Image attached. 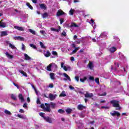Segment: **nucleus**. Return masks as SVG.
Returning <instances> with one entry per match:
<instances>
[{
    "label": "nucleus",
    "instance_id": "f257e3e1",
    "mask_svg": "<svg viewBox=\"0 0 129 129\" xmlns=\"http://www.w3.org/2000/svg\"><path fill=\"white\" fill-rule=\"evenodd\" d=\"M119 67L118 63L115 62L114 64L111 67V70L115 71V72H122V73H126L127 72L126 70L128 69V66H126V68L123 67Z\"/></svg>",
    "mask_w": 129,
    "mask_h": 129
},
{
    "label": "nucleus",
    "instance_id": "f03ea898",
    "mask_svg": "<svg viewBox=\"0 0 129 129\" xmlns=\"http://www.w3.org/2000/svg\"><path fill=\"white\" fill-rule=\"evenodd\" d=\"M110 103L112 105L113 107L116 108V110H119L121 109V107L119 105V101L114 99L111 100L110 101Z\"/></svg>",
    "mask_w": 129,
    "mask_h": 129
},
{
    "label": "nucleus",
    "instance_id": "7ed1b4c3",
    "mask_svg": "<svg viewBox=\"0 0 129 129\" xmlns=\"http://www.w3.org/2000/svg\"><path fill=\"white\" fill-rule=\"evenodd\" d=\"M118 54L119 55V59H120V60H122L124 62H125V61H126V57L124 56V55H123V54H122V53L118 52Z\"/></svg>",
    "mask_w": 129,
    "mask_h": 129
},
{
    "label": "nucleus",
    "instance_id": "20e7f679",
    "mask_svg": "<svg viewBox=\"0 0 129 129\" xmlns=\"http://www.w3.org/2000/svg\"><path fill=\"white\" fill-rule=\"evenodd\" d=\"M57 97V95H54L52 93H50L49 94L48 98L51 100V101H53V100H55Z\"/></svg>",
    "mask_w": 129,
    "mask_h": 129
},
{
    "label": "nucleus",
    "instance_id": "39448f33",
    "mask_svg": "<svg viewBox=\"0 0 129 129\" xmlns=\"http://www.w3.org/2000/svg\"><path fill=\"white\" fill-rule=\"evenodd\" d=\"M66 13L61 10H58L56 13V16H57V17H60V16H66Z\"/></svg>",
    "mask_w": 129,
    "mask_h": 129
},
{
    "label": "nucleus",
    "instance_id": "423d86ee",
    "mask_svg": "<svg viewBox=\"0 0 129 129\" xmlns=\"http://www.w3.org/2000/svg\"><path fill=\"white\" fill-rule=\"evenodd\" d=\"M45 105L46 106L44 108V110H45V111L50 112L51 111V108H50V106H49L48 103H45Z\"/></svg>",
    "mask_w": 129,
    "mask_h": 129
},
{
    "label": "nucleus",
    "instance_id": "0eeeda50",
    "mask_svg": "<svg viewBox=\"0 0 129 129\" xmlns=\"http://www.w3.org/2000/svg\"><path fill=\"white\" fill-rule=\"evenodd\" d=\"M6 44H7V45H9V47H10V48H11V49H13V50H15V49H17L16 46H15V45H14L13 44L11 43V42L10 41H6Z\"/></svg>",
    "mask_w": 129,
    "mask_h": 129
},
{
    "label": "nucleus",
    "instance_id": "6e6552de",
    "mask_svg": "<svg viewBox=\"0 0 129 129\" xmlns=\"http://www.w3.org/2000/svg\"><path fill=\"white\" fill-rule=\"evenodd\" d=\"M44 119L47 121V122H49V123H52L53 121L52 120V118L49 116H46L44 117Z\"/></svg>",
    "mask_w": 129,
    "mask_h": 129
},
{
    "label": "nucleus",
    "instance_id": "1a4fd4ad",
    "mask_svg": "<svg viewBox=\"0 0 129 129\" xmlns=\"http://www.w3.org/2000/svg\"><path fill=\"white\" fill-rule=\"evenodd\" d=\"M14 40H17L18 41H25V38L21 36H16L14 37Z\"/></svg>",
    "mask_w": 129,
    "mask_h": 129
},
{
    "label": "nucleus",
    "instance_id": "9d476101",
    "mask_svg": "<svg viewBox=\"0 0 129 129\" xmlns=\"http://www.w3.org/2000/svg\"><path fill=\"white\" fill-rule=\"evenodd\" d=\"M111 115L112 116H114L115 115H117V116H119L120 115V113L116 111H113V112L110 113Z\"/></svg>",
    "mask_w": 129,
    "mask_h": 129
},
{
    "label": "nucleus",
    "instance_id": "9b49d317",
    "mask_svg": "<svg viewBox=\"0 0 129 129\" xmlns=\"http://www.w3.org/2000/svg\"><path fill=\"white\" fill-rule=\"evenodd\" d=\"M0 27L1 28H6L7 27V22H4L3 20L0 21Z\"/></svg>",
    "mask_w": 129,
    "mask_h": 129
},
{
    "label": "nucleus",
    "instance_id": "f8f14e48",
    "mask_svg": "<svg viewBox=\"0 0 129 129\" xmlns=\"http://www.w3.org/2000/svg\"><path fill=\"white\" fill-rule=\"evenodd\" d=\"M51 64V68L54 70V71H56L58 69V66L56 63H52Z\"/></svg>",
    "mask_w": 129,
    "mask_h": 129
},
{
    "label": "nucleus",
    "instance_id": "ddd939ff",
    "mask_svg": "<svg viewBox=\"0 0 129 129\" xmlns=\"http://www.w3.org/2000/svg\"><path fill=\"white\" fill-rule=\"evenodd\" d=\"M10 96H11V98L13 99V100H14L15 101H17L18 100L15 94H10Z\"/></svg>",
    "mask_w": 129,
    "mask_h": 129
},
{
    "label": "nucleus",
    "instance_id": "4468645a",
    "mask_svg": "<svg viewBox=\"0 0 129 129\" xmlns=\"http://www.w3.org/2000/svg\"><path fill=\"white\" fill-rule=\"evenodd\" d=\"M48 104L49 106L50 107H51V108L54 109V108H55V107H56V104H55V103H54L53 102H51L48 103Z\"/></svg>",
    "mask_w": 129,
    "mask_h": 129
},
{
    "label": "nucleus",
    "instance_id": "2eb2a0df",
    "mask_svg": "<svg viewBox=\"0 0 129 129\" xmlns=\"http://www.w3.org/2000/svg\"><path fill=\"white\" fill-rule=\"evenodd\" d=\"M116 50H117V49L116 48V47L114 46L110 47L109 49V52H110V53H114V52H115Z\"/></svg>",
    "mask_w": 129,
    "mask_h": 129
},
{
    "label": "nucleus",
    "instance_id": "dca6fc26",
    "mask_svg": "<svg viewBox=\"0 0 129 129\" xmlns=\"http://www.w3.org/2000/svg\"><path fill=\"white\" fill-rule=\"evenodd\" d=\"M77 108L79 109V110H83V109H85L86 107L82 104H80L78 105Z\"/></svg>",
    "mask_w": 129,
    "mask_h": 129
},
{
    "label": "nucleus",
    "instance_id": "f3484780",
    "mask_svg": "<svg viewBox=\"0 0 129 129\" xmlns=\"http://www.w3.org/2000/svg\"><path fill=\"white\" fill-rule=\"evenodd\" d=\"M85 97L91 98V97H93V94L86 93L85 95Z\"/></svg>",
    "mask_w": 129,
    "mask_h": 129
},
{
    "label": "nucleus",
    "instance_id": "a211bd4d",
    "mask_svg": "<svg viewBox=\"0 0 129 129\" xmlns=\"http://www.w3.org/2000/svg\"><path fill=\"white\" fill-rule=\"evenodd\" d=\"M9 32L7 31H2L1 33V37H5V36H8Z\"/></svg>",
    "mask_w": 129,
    "mask_h": 129
},
{
    "label": "nucleus",
    "instance_id": "6ab92c4d",
    "mask_svg": "<svg viewBox=\"0 0 129 129\" xmlns=\"http://www.w3.org/2000/svg\"><path fill=\"white\" fill-rule=\"evenodd\" d=\"M19 99L21 100V102H25V99L22 94H20L18 96Z\"/></svg>",
    "mask_w": 129,
    "mask_h": 129
},
{
    "label": "nucleus",
    "instance_id": "aec40b11",
    "mask_svg": "<svg viewBox=\"0 0 129 129\" xmlns=\"http://www.w3.org/2000/svg\"><path fill=\"white\" fill-rule=\"evenodd\" d=\"M5 55L7 56V58H8V59H13V58H14V55H11L8 52H6L5 53Z\"/></svg>",
    "mask_w": 129,
    "mask_h": 129
},
{
    "label": "nucleus",
    "instance_id": "412c9836",
    "mask_svg": "<svg viewBox=\"0 0 129 129\" xmlns=\"http://www.w3.org/2000/svg\"><path fill=\"white\" fill-rule=\"evenodd\" d=\"M51 31H52L53 32H57V33L59 32V31H60V30H61V27L60 26L58 27V29H55L53 27H51L50 28Z\"/></svg>",
    "mask_w": 129,
    "mask_h": 129
},
{
    "label": "nucleus",
    "instance_id": "4be33fe9",
    "mask_svg": "<svg viewBox=\"0 0 129 129\" xmlns=\"http://www.w3.org/2000/svg\"><path fill=\"white\" fill-rule=\"evenodd\" d=\"M15 29H16V30H18V31H21L22 32H23L24 31V27H19V26H14Z\"/></svg>",
    "mask_w": 129,
    "mask_h": 129
},
{
    "label": "nucleus",
    "instance_id": "5701e85b",
    "mask_svg": "<svg viewBox=\"0 0 129 129\" xmlns=\"http://www.w3.org/2000/svg\"><path fill=\"white\" fill-rule=\"evenodd\" d=\"M90 22L92 24V27H93L94 30H95L96 28V25H95V22H94V21L93 20V19H91Z\"/></svg>",
    "mask_w": 129,
    "mask_h": 129
},
{
    "label": "nucleus",
    "instance_id": "b1692460",
    "mask_svg": "<svg viewBox=\"0 0 129 129\" xmlns=\"http://www.w3.org/2000/svg\"><path fill=\"white\" fill-rule=\"evenodd\" d=\"M107 36V33L103 32V33H101V35L99 36V38H106Z\"/></svg>",
    "mask_w": 129,
    "mask_h": 129
},
{
    "label": "nucleus",
    "instance_id": "393cba45",
    "mask_svg": "<svg viewBox=\"0 0 129 129\" xmlns=\"http://www.w3.org/2000/svg\"><path fill=\"white\" fill-rule=\"evenodd\" d=\"M19 71L20 73L23 75V76H24L25 77H28V75L26 72H24L23 70H19Z\"/></svg>",
    "mask_w": 129,
    "mask_h": 129
},
{
    "label": "nucleus",
    "instance_id": "a878e982",
    "mask_svg": "<svg viewBox=\"0 0 129 129\" xmlns=\"http://www.w3.org/2000/svg\"><path fill=\"white\" fill-rule=\"evenodd\" d=\"M73 27H75V28H78V27H79L78 25H77V24H76V23H74V22H72L71 25H70V28H72Z\"/></svg>",
    "mask_w": 129,
    "mask_h": 129
},
{
    "label": "nucleus",
    "instance_id": "bb28decb",
    "mask_svg": "<svg viewBox=\"0 0 129 129\" xmlns=\"http://www.w3.org/2000/svg\"><path fill=\"white\" fill-rule=\"evenodd\" d=\"M44 55L45 57H50V56L51 55V53L50 52V51H49V50H47L46 53H44Z\"/></svg>",
    "mask_w": 129,
    "mask_h": 129
},
{
    "label": "nucleus",
    "instance_id": "cd10ccee",
    "mask_svg": "<svg viewBox=\"0 0 129 129\" xmlns=\"http://www.w3.org/2000/svg\"><path fill=\"white\" fill-rule=\"evenodd\" d=\"M64 62H62L60 64L61 68H63L64 71H67V67L64 66Z\"/></svg>",
    "mask_w": 129,
    "mask_h": 129
},
{
    "label": "nucleus",
    "instance_id": "c85d7f7f",
    "mask_svg": "<svg viewBox=\"0 0 129 129\" xmlns=\"http://www.w3.org/2000/svg\"><path fill=\"white\" fill-rule=\"evenodd\" d=\"M49 75H50V77L51 79L52 80H54V79H55V74L54 73H50L49 74Z\"/></svg>",
    "mask_w": 129,
    "mask_h": 129
},
{
    "label": "nucleus",
    "instance_id": "c756f323",
    "mask_svg": "<svg viewBox=\"0 0 129 129\" xmlns=\"http://www.w3.org/2000/svg\"><path fill=\"white\" fill-rule=\"evenodd\" d=\"M64 77H66L68 80H69L70 81H71V79H70V77L67 75L66 73L63 74Z\"/></svg>",
    "mask_w": 129,
    "mask_h": 129
},
{
    "label": "nucleus",
    "instance_id": "7c9ffc66",
    "mask_svg": "<svg viewBox=\"0 0 129 129\" xmlns=\"http://www.w3.org/2000/svg\"><path fill=\"white\" fill-rule=\"evenodd\" d=\"M88 67L91 70H92V69L93 68V64L91 62V61L89 62Z\"/></svg>",
    "mask_w": 129,
    "mask_h": 129
},
{
    "label": "nucleus",
    "instance_id": "2f4dec72",
    "mask_svg": "<svg viewBox=\"0 0 129 129\" xmlns=\"http://www.w3.org/2000/svg\"><path fill=\"white\" fill-rule=\"evenodd\" d=\"M66 96V94H65V91H62L61 92V93L60 94L59 97H65Z\"/></svg>",
    "mask_w": 129,
    "mask_h": 129
},
{
    "label": "nucleus",
    "instance_id": "473e14b6",
    "mask_svg": "<svg viewBox=\"0 0 129 129\" xmlns=\"http://www.w3.org/2000/svg\"><path fill=\"white\" fill-rule=\"evenodd\" d=\"M24 57H25V60H31V57L26 53L24 54Z\"/></svg>",
    "mask_w": 129,
    "mask_h": 129
},
{
    "label": "nucleus",
    "instance_id": "72a5a7b5",
    "mask_svg": "<svg viewBox=\"0 0 129 129\" xmlns=\"http://www.w3.org/2000/svg\"><path fill=\"white\" fill-rule=\"evenodd\" d=\"M121 92L122 93V94H126V95H128L127 92H125V91L123 90V88H121Z\"/></svg>",
    "mask_w": 129,
    "mask_h": 129
},
{
    "label": "nucleus",
    "instance_id": "f704fd0d",
    "mask_svg": "<svg viewBox=\"0 0 129 129\" xmlns=\"http://www.w3.org/2000/svg\"><path fill=\"white\" fill-rule=\"evenodd\" d=\"M40 7L42 10H46V6H45V4H40Z\"/></svg>",
    "mask_w": 129,
    "mask_h": 129
},
{
    "label": "nucleus",
    "instance_id": "c9c22d12",
    "mask_svg": "<svg viewBox=\"0 0 129 129\" xmlns=\"http://www.w3.org/2000/svg\"><path fill=\"white\" fill-rule=\"evenodd\" d=\"M73 110L71 108H68L66 110V112L68 113V114L71 113Z\"/></svg>",
    "mask_w": 129,
    "mask_h": 129
},
{
    "label": "nucleus",
    "instance_id": "e433bc0d",
    "mask_svg": "<svg viewBox=\"0 0 129 129\" xmlns=\"http://www.w3.org/2000/svg\"><path fill=\"white\" fill-rule=\"evenodd\" d=\"M31 86H32V88L34 89L35 93L38 94V91H37V89H36V87H35V86H34V85H33V84H31Z\"/></svg>",
    "mask_w": 129,
    "mask_h": 129
},
{
    "label": "nucleus",
    "instance_id": "4c0bfd02",
    "mask_svg": "<svg viewBox=\"0 0 129 129\" xmlns=\"http://www.w3.org/2000/svg\"><path fill=\"white\" fill-rule=\"evenodd\" d=\"M17 116L19 117L20 118H23V119H26V116L25 115H23L21 114H18Z\"/></svg>",
    "mask_w": 129,
    "mask_h": 129
},
{
    "label": "nucleus",
    "instance_id": "58836bf2",
    "mask_svg": "<svg viewBox=\"0 0 129 129\" xmlns=\"http://www.w3.org/2000/svg\"><path fill=\"white\" fill-rule=\"evenodd\" d=\"M39 44L42 49H46V46H45V45H44V43H43V42H40Z\"/></svg>",
    "mask_w": 129,
    "mask_h": 129
},
{
    "label": "nucleus",
    "instance_id": "ea45409f",
    "mask_svg": "<svg viewBox=\"0 0 129 129\" xmlns=\"http://www.w3.org/2000/svg\"><path fill=\"white\" fill-rule=\"evenodd\" d=\"M5 113H6V114H8V115H12V113H11V111L8 110H5L4 111Z\"/></svg>",
    "mask_w": 129,
    "mask_h": 129
},
{
    "label": "nucleus",
    "instance_id": "a19ab883",
    "mask_svg": "<svg viewBox=\"0 0 129 129\" xmlns=\"http://www.w3.org/2000/svg\"><path fill=\"white\" fill-rule=\"evenodd\" d=\"M51 68H52V66H51V64L50 63V64H49V66L47 67V70L48 71H52V70L51 69Z\"/></svg>",
    "mask_w": 129,
    "mask_h": 129
},
{
    "label": "nucleus",
    "instance_id": "79ce46f5",
    "mask_svg": "<svg viewBox=\"0 0 129 129\" xmlns=\"http://www.w3.org/2000/svg\"><path fill=\"white\" fill-rule=\"evenodd\" d=\"M29 46L31 47V48H33V49H34L35 50H37V46H36V45H35L34 44H29Z\"/></svg>",
    "mask_w": 129,
    "mask_h": 129
},
{
    "label": "nucleus",
    "instance_id": "37998d69",
    "mask_svg": "<svg viewBox=\"0 0 129 129\" xmlns=\"http://www.w3.org/2000/svg\"><path fill=\"white\" fill-rule=\"evenodd\" d=\"M42 18H43L44 19H46V18H48V13H45L43 14H42Z\"/></svg>",
    "mask_w": 129,
    "mask_h": 129
},
{
    "label": "nucleus",
    "instance_id": "c03bdc74",
    "mask_svg": "<svg viewBox=\"0 0 129 129\" xmlns=\"http://www.w3.org/2000/svg\"><path fill=\"white\" fill-rule=\"evenodd\" d=\"M26 6H27V7H28L30 10H33V7L31 5V4H30V3H27L26 4Z\"/></svg>",
    "mask_w": 129,
    "mask_h": 129
},
{
    "label": "nucleus",
    "instance_id": "a18cd8bd",
    "mask_svg": "<svg viewBox=\"0 0 129 129\" xmlns=\"http://www.w3.org/2000/svg\"><path fill=\"white\" fill-rule=\"evenodd\" d=\"M58 113L63 114V113H64V112H65V111L64 110L59 109L58 110Z\"/></svg>",
    "mask_w": 129,
    "mask_h": 129
},
{
    "label": "nucleus",
    "instance_id": "49530a36",
    "mask_svg": "<svg viewBox=\"0 0 129 129\" xmlns=\"http://www.w3.org/2000/svg\"><path fill=\"white\" fill-rule=\"evenodd\" d=\"M86 80H87V78L85 77L83 79H80L81 82H84Z\"/></svg>",
    "mask_w": 129,
    "mask_h": 129
},
{
    "label": "nucleus",
    "instance_id": "de8ad7c7",
    "mask_svg": "<svg viewBox=\"0 0 129 129\" xmlns=\"http://www.w3.org/2000/svg\"><path fill=\"white\" fill-rule=\"evenodd\" d=\"M40 33L43 35V36H45L46 35V32L45 30H40Z\"/></svg>",
    "mask_w": 129,
    "mask_h": 129
},
{
    "label": "nucleus",
    "instance_id": "09e8293b",
    "mask_svg": "<svg viewBox=\"0 0 129 129\" xmlns=\"http://www.w3.org/2000/svg\"><path fill=\"white\" fill-rule=\"evenodd\" d=\"M29 32L33 34V35H36V31L33 30V29H29Z\"/></svg>",
    "mask_w": 129,
    "mask_h": 129
},
{
    "label": "nucleus",
    "instance_id": "8fccbe9b",
    "mask_svg": "<svg viewBox=\"0 0 129 129\" xmlns=\"http://www.w3.org/2000/svg\"><path fill=\"white\" fill-rule=\"evenodd\" d=\"M69 13L70 15H71L72 16L73 15V14H74V10L71 9Z\"/></svg>",
    "mask_w": 129,
    "mask_h": 129
},
{
    "label": "nucleus",
    "instance_id": "3c124183",
    "mask_svg": "<svg viewBox=\"0 0 129 129\" xmlns=\"http://www.w3.org/2000/svg\"><path fill=\"white\" fill-rule=\"evenodd\" d=\"M89 80L92 81H94V78L93 77L90 76L89 77Z\"/></svg>",
    "mask_w": 129,
    "mask_h": 129
},
{
    "label": "nucleus",
    "instance_id": "603ef678",
    "mask_svg": "<svg viewBox=\"0 0 129 129\" xmlns=\"http://www.w3.org/2000/svg\"><path fill=\"white\" fill-rule=\"evenodd\" d=\"M52 55H54V56H58V53L56 51H52Z\"/></svg>",
    "mask_w": 129,
    "mask_h": 129
},
{
    "label": "nucleus",
    "instance_id": "864d4df0",
    "mask_svg": "<svg viewBox=\"0 0 129 129\" xmlns=\"http://www.w3.org/2000/svg\"><path fill=\"white\" fill-rule=\"evenodd\" d=\"M44 113H42V112H40L39 113V115H40V116H42V117H43L44 118V119H45V116H44Z\"/></svg>",
    "mask_w": 129,
    "mask_h": 129
},
{
    "label": "nucleus",
    "instance_id": "5fc2aeb1",
    "mask_svg": "<svg viewBox=\"0 0 129 129\" xmlns=\"http://www.w3.org/2000/svg\"><path fill=\"white\" fill-rule=\"evenodd\" d=\"M95 82H96V83H97V84H99V79L98 78H96L95 79Z\"/></svg>",
    "mask_w": 129,
    "mask_h": 129
},
{
    "label": "nucleus",
    "instance_id": "6e6d98bb",
    "mask_svg": "<svg viewBox=\"0 0 129 129\" xmlns=\"http://www.w3.org/2000/svg\"><path fill=\"white\" fill-rule=\"evenodd\" d=\"M59 21H60V24L62 25L63 23H64V19L63 18H60L59 19Z\"/></svg>",
    "mask_w": 129,
    "mask_h": 129
},
{
    "label": "nucleus",
    "instance_id": "4d7b16f0",
    "mask_svg": "<svg viewBox=\"0 0 129 129\" xmlns=\"http://www.w3.org/2000/svg\"><path fill=\"white\" fill-rule=\"evenodd\" d=\"M22 50H23V51H25L26 49V46H25V45L23 43L22 44Z\"/></svg>",
    "mask_w": 129,
    "mask_h": 129
},
{
    "label": "nucleus",
    "instance_id": "13d9d810",
    "mask_svg": "<svg viewBox=\"0 0 129 129\" xmlns=\"http://www.w3.org/2000/svg\"><path fill=\"white\" fill-rule=\"evenodd\" d=\"M48 87H49V88H53V87H54V85L53 84H49Z\"/></svg>",
    "mask_w": 129,
    "mask_h": 129
},
{
    "label": "nucleus",
    "instance_id": "bf43d9fd",
    "mask_svg": "<svg viewBox=\"0 0 129 129\" xmlns=\"http://www.w3.org/2000/svg\"><path fill=\"white\" fill-rule=\"evenodd\" d=\"M67 71H70L71 70V67L69 66H67Z\"/></svg>",
    "mask_w": 129,
    "mask_h": 129
},
{
    "label": "nucleus",
    "instance_id": "052dcab7",
    "mask_svg": "<svg viewBox=\"0 0 129 129\" xmlns=\"http://www.w3.org/2000/svg\"><path fill=\"white\" fill-rule=\"evenodd\" d=\"M75 80H76V81L77 82H79V77L78 76H76L75 77Z\"/></svg>",
    "mask_w": 129,
    "mask_h": 129
},
{
    "label": "nucleus",
    "instance_id": "680f3d73",
    "mask_svg": "<svg viewBox=\"0 0 129 129\" xmlns=\"http://www.w3.org/2000/svg\"><path fill=\"white\" fill-rule=\"evenodd\" d=\"M13 84L15 86H16L18 89H20V87H19V85H18L17 84H16V83H13Z\"/></svg>",
    "mask_w": 129,
    "mask_h": 129
},
{
    "label": "nucleus",
    "instance_id": "e2e57ef3",
    "mask_svg": "<svg viewBox=\"0 0 129 129\" xmlns=\"http://www.w3.org/2000/svg\"><path fill=\"white\" fill-rule=\"evenodd\" d=\"M28 104H27V103H25L23 105V107H24V108H26L27 107H28Z\"/></svg>",
    "mask_w": 129,
    "mask_h": 129
},
{
    "label": "nucleus",
    "instance_id": "0e129e2a",
    "mask_svg": "<svg viewBox=\"0 0 129 129\" xmlns=\"http://www.w3.org/2000/svg\"><path fill=\"white\" fill-rule=\"evenodd\" d=\"M61 35H62V36H64V37H66V32H65V31H63V32H62Z\"/></svg>",
    "mask_w": 129,
    "mask_h": 129
},
{
    "label": "nucleus",
    "instance_id": "69168bd1",
    "mask_svg": "<svg viewBox=\"0 0 129 129\" xmlns=\"http://www.w3.org/2000/svg\"><path fill=\"white\" fill-rule=\"evenodd\" d=\"M76 52H77V51L76 50V49H75V50H74L72 51V52H71V53H70V55H72V54H75V53H76Z\"/></svg>",
    "mask_w": 129,
    "mask_h": 129
},
{
    "label": "nucleus",
    "instance_id": "338daca9",
    "mask_svg": "<svg viewBox=\"0 0 129 129\" xmlns=\"http://www.w3.org/2000/svg\"><path fill=\"white\" fill-rule=\"evenodd\" d=\"M69 88L70 89H71V90H74L75 89V88L74 87H72V86H70Z\"/></svg>",
    "mask_w": 129,
    "mask_h": 129
},
{
    "label": "nucleus",
    "instance_id": "774afa93",
    "mask_svg": "<svg viewBox=\"0 0 129 129\" xmlns=\"http://www.w3.org/2000/svg\"><path fill=\"white\" fill-rule=\"evenodd\" d=\"M19 112H20L21 113H24V112H25V111H24L23 109H21L19 110Z\"/></svg>",
    "mask_w": 129,
    "mask_h": 129
}]
</instances>
